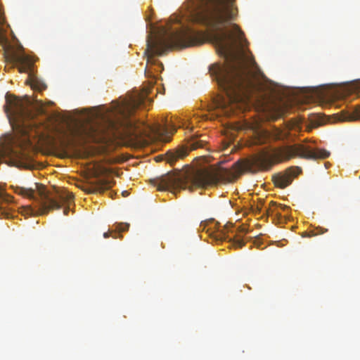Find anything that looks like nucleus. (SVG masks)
I'll list each match as a JSON object with an SVG mask.
<instances>
[{
    "label": "nucleus",
    "instance_id": "f257e3e1",
    "mask_svg": "<svg viewBox=\"0 0 360 360\" xmlns=\"http://www.w3.org/2000/svg\"><path fill=\"white\" fill-rule=\"evenodd\" d=\"M234 1H185L182 16L172 18L179 28L163 27L158 36L148 35L145 53L148 60L173 48L198 46L209 38L225 63L209 67L210 76L225 93L221 108L227 116L244 113L248 108V56L245 33L236 24L219 26L233 20L237 13Z\"/></svg>",
    "mask_w": 360,
    "mask_h": 360
},
{
    "label": "nucleus",
    "instance_id": "f03ea898",
    "mask_svg": "<svg viewBox=\"0 0 360 360\" xmlns=\"http://www.w3.org/2000/svg\"><path fill=\"white\" fill-rule=\"evenodd\" d=\"M153 85L146 86L142 92L131 96L129 100L122 103H114L105 112L101 113V126L97 129L94 126L82 127L76 133L82 139L95 140L97 134L124 137L135 141L148 138L164 139L162 136L167 132V129L160 125H150L146 122L136 121L131 117L134 111L145 105L148 96L153 89Z\"/></svg>",
    "mask_w": 360,
    "mask_h": 360
},
{
    "label": "nucleus",
    "instance_id": "7ed1b4c3",
    "mask_svg": "<svg viewBox=\"0 0 360 360\" xmlns=\"http://www.w3.org/2000/svg\"><path fill=\"white\" fill-rule=\"evenodd\" d=\"M248 170V160L237 161L233 169H221L214 172H197L195 173H168L157 179L153 180V184L159 191H176L194 187H206L219 184H226L235 181Z\"/></svg>",
    "mask_w": 360,
    "mask_h": 360
},
{
    "label": "nucleus",
    "instance_id": "20e7f679",
    "mask_svg": "<svg viewBox=\"0 0 360 360\" xmlns=\"http://www.w3.org/2000/svg\"><path fill=\"white\" fill-rule=\"evenodd\" d=\"M330 153L325 149H312L310 146L298 144L291 146L268 148H262L253 155H249V172L269 170L273 165L290 158L325 159Z\"/></svg>",
    "mask_w": 360,
    "mask_h": 360
},
{
    "label": "nucleus",
    "instance_id": "39448f33",
    "mask_svg": "<svg viewBox=\"0 0 360 360\" xmlns=\"http://www.w3.org/2000/svg\"><path fill=\"white\" fill-rule=\"evenodd\" d=\"M249 109L252 105L256 110L264 114V118L276 120L285 114V108L272 101L265 76L249 51Z\"/></svg>",
    "mask_w": 360,
    "mask_h": 360
},
{
    "label": "nucleus",
    "instance_id": "423d86ee",
    "mask_svg": "<svg viewBox=\"0 0 360 360\" xmlns=\"http://www.w3.org/2000/svg\"><path fill=\"white\" fill-rule=\"evenodd\" d=\"M6 112L11 110L15 119V127L22 136H30L38 131L39 124L36 120V114L29 107L28 101H22L15 96L6 95Z\"/></svg>",
    "mask_w": 360,
    "mask_h": 360
},
{
    "label": "nucleus",
    "instance_id": "0eeeda50",
    "mask_svg": "<svg viewBox=\"0 0 360 360\" xmlns=\"http://www.w3.org/2000/svg\"><path fill=\"white\" fill-rule=\"evenodd\" d=\"M74 195L66 190L57 191L53 197L41 194L39 202V210L41 214H46L53 210H58L63 207V213L68 215Z\"/></svg>",
    "mask_w": 360,
    "mask_h": 360
},
{
    "label": "nucleus",
    "instance_id": "6e6552de",
    "mask_svg": "<svg viewBox=\"0 0 360 360\" xmlns=\"http://www.w3.org/2000/svg\"><path fill=\"white\" fill-rule=\"evenodd\" d=\"M246 230L245 229H238V227H234L231 224H226L220 231H218L217 240H229L232 242V245L236 248H241L245 245V236Z\"/></svg>",
    "mask_w": 360,
    "mask_h": 360
},
{
    "label": "nucleus",
    "instance_id": "1a4fd4ad",
    "mask_svg": "<svg viewBox=\"0 0 360 360\" xmlns=\"http://www.w3.org/2000/svg\"><path fill=\"white\" fill-rule=\"evenodd\" d=\"M272 203V207L268 210L267 208H264L263 210V203L262 200H260L257 195H252L251 199L249 198V214L252 213L255 215H257L260 213L264 214L267 212H275L276 214L281 215L279 210L285 211V210H288V207L285 205H276L274 202Z\"/></svg>",
    "mask_w": 360,
    "mask_h": 360
},
{
    "label": "nucleus",
    "instance_id": "9d476101",
    "mask_svg": "<svg viewBox=\"0 0 360 360\" xmlns=\"http://www.w3.org/2000/svg\"><path fill=\"white\" fill-rule=\"evenodd\" d=\"M301 172L302 169L299 167H290L285 173L277 174L273 176L274 184L276 187L284 188L289 186L292 183V179L297 176Z\"/></svg>",
    "mask_w": 360,
    "mask_h": 360
},
{
    "label": "nucleus",
    "instance_id": "9b49d317",
    "mask_svg": "<svg viewBox=\"0 0 360 360\" xmlns=\"http://www.w3.org/2000/svg\"><path fill=\"white\" fill-rule=\"evenodd\" d=\"M11 60L18 65V70L20 72H26L31 70L33 66V60L30 56L25 53H15L12 55Z\"/></svg>",
    "mask_w": 360,
    "mask_h": 360
},
{
    "label": "nucleus",
    "instance_id": "f8f14e48",
    "mask_svg": "<svg viewBox=\"0 0 360 360\" xmlns=\"http://www.w3.org/2000/svg\"><path fill=\"white\" fill-rule=\"evenodd\" d=\"M188 154L187 147L181 146L174 150H169L166 154V160L171 165H174L177 160L183 159Z\"/></svg>",
    "mask_w": 360,
    "mask_h": 360
},
{
    "label": "nucleus",
    "instance_id": "ddd939ff",
    "mask_svg": "<svg viewBox=\"0 0 360 360\" xmlns=\"http://www.w3.org/2000/svg\"><path fill=\"white\" fill-rule=\"evenodd\" d=\"M340 121H354L360 119V106L352 108L350 110H342L337 114Z\"/></svg>",
    "mask_w": 360,
    "mask_h": 360
},
{
    "label": "nucleus",
    "instance_id": "4468645a",
    "mask_svg": "<svg viewBox=\"0 0 360 360\" xmlns=\"http://www.w3.org/2000/svg\"><path fill=\"white\" fill-rule=\"evenodd\" d=\"M112 187V182L105 179H99L97 181L96 185L86 188L85 191L88 193L103 192Z\"/></svg>",
    "mask_w": 360,
    "mask_h": 360
},
{
    "label": "nucleus",
    "instance_id": "2eb2a0df",
    "mask_svg": "<svg viewBox=\"0 0 360 360\" xmlns=\"http://www.w3.org/2000/svg\"><path fill=\"white\" fill-rule=\"evenodd\" d=\"M252 131L254 138H251L249 136V147L251 145H256V144H263L265 143L266 140V136L265 133L263 132H257L253 129V127L252 126L251 122L249 120V131Z\"/></svg>",
    "mask_w": 360,
    "mask_h": 360
},
{
    "label": "nucleus",
    "instance_id": "dca6fc26",
    "mask_svg": "<svg viewBox=\"0 0 360 360\" xmlns=\"http://www.w3.org/2000/svg\"><path fill=\"white\" fill-rule=\"evenodd\" d=\"M13 198L8 194L4 193L0 189V211L1 214L5 215V217H8V210H6L4 205H9L13 202Z\"/></svg>",
    "mask_w": 360,
    "mask_h": 360
},
{
    "label": "nucleus",
    "instance_id": "f3484780",
    "mask_svg": "<svg viewBox=\"0 0 360 360\" xmlns=\"http://www.w3.org/2000/svg\"><path fill=\"white\" fill-rule=\"evenodd\" d=\"M115 227V231H108L103 233V237L105 238H108L110 236H112L114 238H117L119 235V237H121L120 233L126 231L129 229V224L127 223H120L116 224L113 226Z\"/></svg>",
    "mask_w": 360,
    "mask_h": 360
},
{
    "label": "nucleus",
    "instance_id": "a211bd4d",
    "mask_svg": "<svg viewBox=\"0 0 360 360\" xmlns=\"http://www.w3.org/2000/svg\"><path fill=\"white\" fill-rule=\"evenodd\" d=\"M202 136L193 135L191 136V139L188 141V145L191 150H195L197 148H203L207 141L204 139H201Z\"/></svg>",
    "mask_w": 360,
    "mask_h": 360
},
{
    "label": "nucleus",
    "instance_id": "6ab92c4d",
    "mask_svg": "<svg viewBox=\"0 0 360 360\" xmlns=\"http://www.w3.org/2000/svg\"><path fill=\"white\" fill-rule=\"evenodd\" d=\"M15 192L16 193H18L23 196H26L29 198H31V199L34 198V190L32 188H23V187L17 186L15 188Z\"/></svg>",
    "mask_w": 360,
    "mask_h": 360
},
{
    "label": "nucleus",
    "instance_id": "aec40b11",
    "mask_svg": "<svg viewBox=\"0 0 360 360\" xmlns=\"http://www.w3.org/2000/svg\"><path fill=\"white\" fill-rule=\"evenodd\" d=\"M310 122L311 124V127H316L319 125H321L323 122V117L320 114L311 115L309 117Z\"/></svg>",
    "mask_w": 360,
    "mask_h": 360
},
{
    "label": "nucleus",
    "instance_id": "412c9836",
    "mask_svg": "<svg viewBox=\"0 0 360 360\" xmlns=\"http://www.w3.org/2000/svg\"><path fill=\"white\" fill-rule=\"evenodd\" d=\"M31 86L32 89H37L40 91L44 90L46 88V85L44 83L39 82L38 80H34L32 82Z\"/></svg>",
    "mask_w": 360,
    "mask_h": 360
},
{
    "label": "nucleus",
    "instance_id": "4be33fe9",
    "mask_svg": "<svg viewBox=\"0 0 360 360\" xmlns=\"http://www.w3.org/2000/svg\"><path fill=\"white\" fill-rule=\"evenodd\" d=\"M10 166H15L17 167H27V166L22 162L17 160H11L6 162Z\"/></svg>",
    "mask_w": 360,
    "mask_h": 360
},
{
    "label": "nucleus",
    "instance_id": "5701e85b",
    "mask_svg": "<svg viewBox=\"0 0 360 360\" xmlns=\"http://www.w3.org/2000/svg\"><path fill=\"white\" fill-rule=\"evenodd\" d=\"M249 243H252L257 248H260V246L262 245V242L260 240V239L256 238L255 236L249 237Z\"/></svg>",
    "mask_w": 360,
    "mask_h": 360
},
{
    "label": "nucleus",
    "instance_id": "b1692460",
    "mask_svg": "<svg viewBox=\"0 0 360 360\" xmlns=\"http://www.w3.org/2000/svg\"><path fill=\"white\" fill-rule=\"evenodd\" d=\"M4 20V12L2 11L1 6L0 5V23Z\"/></svg>",
    "mask_w": 360,
    "mask_h": 360
},
{
    "label": "nucleus",
    "instance_id": "393cba45",
    "mask_svg": "<svg viewBox=\"0 0 360 360\" xmlns=\"http://www.w3.org/2000/svg\"><path fill=\"white\" fill-rule=\"evenodd\" d=\"M320 231L319 232V233H326L328 231V229H323V228H320Z\"/></svg>",
    "mask_w": 360,
    "mask_h": 360
},
{
    "label": "nucleus",
    "instance_id": "a878e982",
    "mask_svg": "<svg viewBox=\"0 0 360 360\" xmlns=\"http://www.w3.org/2000/svg\"><path fill=\"white\" fill-rule=\"evenodd\" d=\"M165 141H169V137L167 139H164Z\"/></svg>",
    "mask_w": 360,
    "mask_h": 360
},
{
    "label": "nucleus",
    "instance_id": "bb28decb",
    "mask_svg": "<svg viewBox=\"0 0 360 360\" xmlns=\"http://www.w3.org/2000/svg\"><path fill=\"white\" fill-rule=\"evenodd\" d=\"M281 134H278V138L281 139Z\"/></svg>",
    "mask_w": 360,
    "mask_h": 360
},
{
    "label": "nucleus",
    "instance_id": "cd10ccee",
    "mask_svg": "<svg viewBox=\"0 0 360 360\" xmlns=\"http://www.w3.org/2000/svg\"><path fill=\"white\" fill-rule=\"evenodd\" d=\"M174 131H175V129H173L172 134H173Z\"/></svg>",
    "mask_w": 360,
    "mask_h": 360
}]
</instances>
